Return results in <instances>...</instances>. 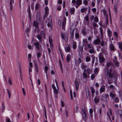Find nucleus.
Segmentation results:
<instances>
[{"instance_id": "63", "label": "nucleus", "mask_w": 122, "mask_h": 122, "mask_svg": "<svg viewBox=\"0 0 122 122\" xmlns=\"http://www.w3.org/2000/svg\"><path fill=\"white\" fill-rule=\"evenodd\" d=\"M28 48L30 49H33V48L30 45H28Z\"/></svg>"}, {"instance_id": "42", "label": "nucleus", "mask_w": 122, "mask_h": 122, "mask_svg": "<svg viewBox=\"0 0 122 122\" xmlns=\"http://www.w3.org/2000/svg\"><path fill=\"white\" fill-rule=\"evenodd\" d=\"M91 90L92 94H94V93L95 92V91L94 89H93V88L91 87Z\"/></svg>"}, {"instance_id": "6", "label": "nucleus", "mask_w": 122, "mask_h": 122, "mask_svg": "<svg viewBox=\"0 0 122 122\" xmlns=\"http://www.w3.org/2000/svg\"><path fill=\"white\" fill-rule=\"evenodd\" d=\"M45 36V34L43 31H41L40 34L38 35L37 37L39 40H41L42 38V37H44Z\"/></svg>"}, {"instance_id": "35", "label": "nucleus", "mask_w": 122, "mask_h": 122, "mask_svg": "<svg viewBox=\"0 0 122 122\" xmlns=\"http://www.w3.org/2000/svg\"><path fill=\"white\" fill-rule=\"evenodd\" d=\"M118 112L120 117H122V111L121 110H118Z\"/></svg>"}, {"instance_id": "46", "label": "nucleus", "mask_w": 122, "mask_h": 122, "mask_svg": "<svg viewBox=\"0 0 122 122\" xmlns=\"http://www.w3.org/2000/svg\"><path fill=\"white\" fill-rule=\"evenodd\" d=\"M40 5L39 4L36 3L35 6V9L37 10L39 8Z\"/></svg>"}, {"instance_id": "7", "label": "nucleus", "mask_w": 122, "mask_h": 122, "mask_svg": "<svg viewBox=\"0 0 122 122\" xmlns=\"http://www.w3.org/2000/svg\"><path fill=\"white\" fill-rule=\"evenodd\" d=\"M97 39L95 40L93 42L94 44L95 45H99L100 44V37L97 36Z\"/></svg>"}, {"instance_id": "53", "label": "nucleus", "mask_w": 122, "mask_h": 122, "mask_svg": "<svg viewBox=\"0 0 122 122\" xmlns=\"http://www.w3.org/2000/svg\"><path fill=\"white\" fill-rule=\"evenodd\" d=\"M95 78V76L94 74H92L91 76V79L92 80H93Z\"/></svg>"}, {"instance_id": "9", "label": "nucleus", "mask_w": 122, "mask_h": 122, "mask_svg": "<svg viewBox=\"0 0 122 122\" xmlns=\"http://www.w3.org/2000/svg\"><path fill=\"white\" fill-rule=\"evenodd\" d=\"M61 36L62 40H64L66 42L67 41V36H66L65 34L62 33L61 34Z\"/></svg>"}, {"instance_id": "59", "label": "nucleus", "mask_w": 122, "mask_h": 122, "mask_svg": "<svg viewBox=\"0 0 122 122\" xmlns=\"http://www.w3.org/2000/svg\"><path fill=\"white\" fill-rule=\"evenodd\" d=\"M10 85H12V82L11 80V79L10 78H9V80L8 81Z\"/></svg>"}, {"instance_id": "10", "label": "nucleus", "mask_w": 122, "mask_h": 122, "mask_svg": "<svg viewBox=\"0 0 122 122\" xmlns=\"http://www.w3.org/2000/svg\"><path fill=\"white\" fill-rule=\"evenodd\" d=\"M65 49L66 52H69L70 50V45H68L66 46H65L64 47Z\"/></svg>"}, {"instance_id": "39", "label": "nucleus", "mask_w": 122, "mask_h": 122, "mask_svg": "<svg viewBox=\"0 0 122 122\" xmlns=\"http://www.w3.org/2000/svg\"><path fill=\"white\" fill-rule=\"evenodd\" d=\"M79 52L80 51L81 52L83 51V48L81 46H80L79 47Z\"/></svg>"}, {"instance_id": "30", "label": "nucleus", "mask_w": 122, "mask_h": 122, "mask_svg": "<svg viewBox=\"0 0 122 122\" xmlns=\"http://www.w3.org/2000/svg\"><path fill=\"white\" fill-rule=\"evenodd\" d=\"M99 69L97 68H96L94 70V73L95 74L97 75L99 71Z\"/></svg>"}, {"instance_id": "16", "label": "nucleus", "mask_w": 122, "mask_h": 122, "mask_svg": "<svg viewBox=\"0 0 122 122\" xmlns=\"http://www.w3.org/2000/svg\"><path fill=\"white\" fill-rule=\"evenodd\" d=\"M82 119H83L84 121L86 122L87 119L88 118L86 114H82Z\"/></svg>"}, {"instance_id": "51", "label": "nucleus", "mask_w": 122, "mask_h": 122, "mask_svg": "<svg viewBox=\"0 0 122 122\" xmlns=\"http://www.w3.org/2000/svg\"><path fill=\"white\" fill-rule=\"evenodd\" d=\"M102 52H101L102 54L103 53H105L106 52V50L104 49H102L101 50Z\"/></svg>"}, {"instance_id": "45", "label": "nucleus", "mask_w": 122, "mask_h": 122, "mask_svg": "<svg viewBox=\"0 0 122 122\" xmlns=\"http://www.w3.org/2000/svg\"><path fill=\"white\" fill-rule=\"evenodd\" d=\"M86 10V8H83L81 10V11L82 13L84 12Z\"/></svg>"}, {"instance_id": "19", "label": "nucleus", "mask_w": 122, "mask_h": 122, "mask_svg": "<svg viewBox=\"0 0 122 122\" xmlns=\"http://www.w3.org/2000/svg\"><path fill=\"white\" fill-rule=\"evenodd\" d=\"M113 62L115 66L116 67H118L119 66V62L117 60H114Z\"/></svg>"}, {"instance_id": "41", "label": "nucleus", "mask_w": 122, "mask_h": 122, "mask_svg": "<svg viewBox=\"0 0 122 122\" xmlns=\"http://www.w3.org/2000/svg\"><path fill=\"white\" fill-rule=\"evenodd\" d=\"M91 60V58L87 56L86 58V61L87 62Z\"/></svg>"}, {"instance_id": "23", "label": "nucleus", "mask_w": 122, "mask_h": 122, "mask_svg": "<svg viewBox=\"0 0 122 122\" xmlns=\"http://www.w3.org/2000/svg\"><path fill=\"white\" fill-rule=\"evenodd\" d=\"M92 25L94 27L93 28L94 29H95L96 27H98V25L97 24L95 23L94 22H93L92 23Z\"/></svg>"}, {"instance_id": "33", "label": "nucleus", "mask_w": 122, "mask_h": 122, "mask_svg": "<svg viewBox=\"0 0 122 122\" xmlns=\"http://www.w3.org/2000/svg\"><path fill=\"white\" fill-rule=\"evenodd\" d=\"M119 2L118 0H116L115 1L114 3V6H117L118 4L119 3Z\"/></svg>"}, {"instance_id": "25", "label": "nucleus", "mask_w": 122, "mask_h": 122, "mask_svg": "<svg viewBox=\"0 0 122 122\" xmlns=\"http://www.w3.org/2000/svg\"><path fill=\"white\" fill-rule=\"evenodd\" d=\"M110 96L112 98V99L114 98L116 95L115 94H114L111 92H110Z\"/></svg>"}, {"instance_id": "37", "label": "nucleus", "mask_w": 122, "mask_h": 122, "mask_svg": "<svg viewBox=\"0 0 122 122\" xmlns=\"http://www.w3.org/2000/svg\"><path fill=\"white\" fill-rule=\"evenodd\" d=\"M119 102V100L117 97H116L114 99V102L115 103H118Z\"/></svg>"}, {"instance_id": "34", "label": "nucleus", "mask_w": 122, "mask_h": 122, "mask_svg": "<svg viewBox=\"0 0 122 122\" xmlns=\"http://www.w3.org/2000/svg\"><path fill=\"white\" fill-rule=\"evenodd\" d=\"M70 35L71 40L72 41L73 40L74 36L73 31L72 32L70 33Z\"/></svg>"}, {"instance_id": "56", "label": "nucleus", "mask_w": 122, "mask_h": 122, "mask_svg": "<svg viewBox=\"0 0 122 122\" xmlns=\"http://www.w3.org/2000/svg\"><path fill=\"white\" fill-rule=\"evenodd\" d=\"M119 48H120L121 50L122 51V42L120 44H119Z\"/></svg>"}, {"instance_id": "8", "label": "nucleus", "mask_w": 122, "mask_h": 122, "mask_svg": "<svg viewBox=\"0 0 122 122\" xmlns=\"http://www.w3.org/2000/svg\"><path fill=\"white\" fill-rule=\"evenodd\" d=\"M81 32L84 36H85L86 35L87 33L86 26H84L82 28Z\"/></svg>"}, {"instance_id": "12", "label": "nucleus", "mask_w": 122, "mask_h": 122, "mask_svg": "<svg viewBox=\"0 0 122 122\" xmlns=\"http://www.w3.org/2000/svg\"><path fill=\"white\" fill-rule=\"evenodd\" d=\"M88 41L87 39H84L83 40L82 42V46H86L87 45Z\"/></svg>"}, {"instance_id": "11", "label": "nucleus", "mask_w": 122, "mask_h": 122, "mask_svg": "<svg viewBox=\"0 0 122 122\" xmlns=\"http://www.w3.org/2000/svg\"><path fill=\"white\" fill-rule=\"evenodd\" d=\"M34 45L36 46V48L38 49H39L40 47L41 46V45H40L38 42L37 41H36V42L34 43Z\"/></svg>"}, {"instance_id": "4", "label": "nucleus", "mask_w": 122, "mask_h": 122, "mask_svg": "<svg viewBox=\"0 0 122 122\" xmlns=\"http://www.w3.org/2000/svg\"><path fill=\"white\" fill-rule=\"evenodd\" d=\"M99 61L101 63H102L105 61V59L103 57V54L101 52L98 55Z\"/></svg>"}, {"instance_id": "32", "label": "nucleus", "mask_w": 122, "mask_h": 122, "mask_svg": "<svg viewBox=\"0 0 122 122\" xmlns=\"http://www.w3.org/2000/svg\"><path fill=\"white\" fill-rule=\"evenodd\" d=\"M102 108L101 107L99 109V117L101 118L102 116Z\"/></svg>"}, {"instance_id": "50", "label": "nucleus", "mask_w": 122, "mask_h": 122, "mask_svg": "<svg viewBox=\"0 0 122 122\" xmlns=\"http://www.w3.org/2000/svg\"><path fill=\"white\" fill-rule=\"evenodd\" d=\"M81 68L82 69H84L86 67V66L82 63L81 65Z\"/></svg>"}, {"instance_id": "26", "label": "nucleus", "mask_w": 122, "mask_h": 122, "mask_svg": "<svg viewBox=\"0 0 122 122\" xmlns=\"http://www.w3.org/2000/svg\"><path fill=\"white\" fill-rule=\"evenodd\" d=\"M94 101L95 103H97L99 102V99L98 97H97L94 98Z\"/></svg>"}, {"instance_id": "58", "label": "nucleus", "mask_w": 122, "mask_h": 122, "mask_svg": "<svg viewBox=\"0 0 122 122\" xmlns=\"http://www.w3.org/2000/svg\"><path fill=\"white\" fill-rule=\"evenodd\" d=\"M84 18L86 21H88L89 17L88 16H86L84 17Z\"/></svg>"}, {"instance_id": "28", "label": "nucleus", "mask_w": 122, "mask_h": 122, "mask_svg": "<svg viewBox=\"0 0 122 122\" xmlns=\"http://www.w3.org/2000/svg\"><path fill=\"white\" fill-rule=\"evenodd\" d=\"M49 8L47 6H46L45 8V13L46 15H48L49 14Z\"/></svg>"}, {"instance_id": "52", "label": "nucleus", "mask_w": 122, "mask_h": 122, "mask_svg": "<svg viewBox=\"0 0 122 122\" xmlns=\"http://www.w3.org/2000/svg\"><path fill=\"white\" fill-rule=\"evenodd\" d=\"M2 112H3L5 110V107L4 104H3L2 105Z\"/></svg>"}, {"instance_id": "36", "label": "nucleus", "mask_w": 122, "mask_h": 122, "mask_svg": "<svg viewBox=\"0 0 122 122\" xmlns=\"http://www.w3.org/2000/svg\"><path fill=\"white\" fill-rule=\"evenodd\" d=\"M6 90L8 93L9 98L10 99L11 97V93L10 92L8 89H7Z\"/></svg>"}, {"instance_id": "40", "label": "nucleus", "mask_w": 122, "mask_h": 122, "mask_svg": "<svg viewBox=\"0 0 122 122\" xmlns=\"http://www.w3.org/2000/svg\"><path fill=\"white\" fill-rule=\"evenodd\" d=\"M105 90V88L103 87H101L100 89V91L101 92H102Z\"/></svg>"}, {"instance_id": "61", "label": "nucleus", "mask_w": 122, "mask_h": 122, "mask_svg": "<svg viewBox=\"0 0 122 122\" xmlns=\"http://www.w3.org/2000/svg\"><path fill=\"white\" fill-rule=\"evenodd\" d=\"M36 18L37 19H38L39 21H40L41 20V16H37Z\"/></svg>"}, {"instance_id": "31", "label": "nucleus", "mask_w": 122, "mask_h": 122, "mask_svg": "<svg viewBox=\"0 0 122 122\" xmlns=\"http://www.w3.org/2000/svg\"><path fill=\"white\" fill-rule=\"evenodd\" d=\"M76 42L74 41L73 43V48L75 50L76 49Z\"/></svg>"}, {"instance_id": "5", "label": "nucleus", "mask_w": 122, "mask_h": 122, "mask_svg": "<svg viewBox=\"0 0 122 122\" xmlns=\"http://www.w3.org/2000/svg\"><path fill=\"white\" fill-rule=\"evenodd\" d=\"M112 72V70L110 69L109 72L108 70H107L106 72H105V76H108L109 77L112 78L113 77L111 73V72Z\"/></svg>"}, {"instance_id": "20", "label": "nucleus", "mask_w": 122, "mask_h": 122, "mask_svg": "<svg viewBox=\"0 0 122 122\" xmlns=\"http://www.w3.org/2000/svg\"><path fill=\"white\" fill-rule=\"evenodd\" d=\"M71 59V56L70 54H68L67 55V56L66 57V61L67 62H69L70 60Z\"/></svg>"}, {"instance_id": "3", "label": "nucleus", "mask_w": 122, "mask_h": 122, "mask_svg": "<svg viewBox=\"0 0 122 122\" xmlns=\"http://www.w3.org/2000/svg\"><path fill=\"white\" fill-rule=\"evenodd\" d=\"M101 100L105 102H107L109 101V95L108 94H105L104 97H102L101 98Z\"/></svg>"}, {"instance_id": "44", "label": "nucleus", "mask_w": 122, "mask_h": 122, "mask_svg": "<svg viewBox=\"0 0 122 122\" xmlns=\"http://www.w3.org/2000/svg\"><path fill=\"white\" fill-rule=\"evenodd\" d=\"M82 76L84 78H86L87 75L85 72H83L82 74Z\"/></svg>"}, {"instance_id": "24", "label": "nucleus", "mask_w": 122, "mask_h": 122, "mask_svg": "<svg viewBox=\"0 0 122 122\" xmlns=\"http://www.w3.org/2000/svg\"><path fill=\"white\" fill-rule=\"evenodd\" d=\"M49 41L50 44L51 46L53 45V44L52 43V40L50 36L49 37Z\"/></svg>"}, {"instance_id": "18", "label": "nucleus", "mask_w": 122, "mask_h": 122, "mask_svg": "<svg viewBox=\"0 0 122 122\" xmlns=\"http://www.w3.org/2000/svg\"><path fill=\"white\" fill-rule=\"evenodd\" d=\"M75 84L76 86V89L77 90L79 88V83L77 81H75Z\"/></svg>"}, {"instance_id": "15", "label": "nucleus", "mask_w": 122, "mask_h": 122, "mask_svg": "<svg viewBox=\"0 0 122 122\" xmlns=\"http://www.w3.org/2000/svg\"><path fill=\"white\" fill-rule=\"evenodd\" d=\"M14 0H10V10H12L13 8V5L12 4H14Z\"/></svg>"}, {"instance_id": "54", "label": "nucleus", "mask_w": 122, "mask_h": 122, "mask_svg": "<svg viewBox=\"0 0 122 122\" xmlns=\"http://www.w3.org/2000/svg\"><path fill=\"white\" fill-rule=\"evenodd\" d=\"M91 71V70L90 69H88L86 70V72L87 73L88 75H89L90 74V72Z\"/></svg>"}, {"instance_id": "17", "label": "nucleus", "mask_w": 122, "mask_h": 122, "mask_svg": "<svg viewBox=\"0 0 122 122\" xmlns=\"http://www.w3.org/2000/svg\"><path fill=\"white\" fill-rule=\"evenodd\" d=\"M66 18L64 16L63 18V21L62 24V28H63V27H64L65 26L66 23Z\"/></svg>"}, {"instance_id": "64", "label": "nucleus", "mask_w": 122, "mask_h": 122, "mask_svg": "<svg viewBox=\"0 0 122 122\" xmlns=\"http://www.w3.org/2000/svg\"><path fill=\"white\" fill-rule=\"evenodd\" d=\"M6 122H11L10 119L8 117L6 119Z\"/></svg>"}, {"instance_id": "21", "label": "nucleus", "mask_w": 122, "mask_h": 122, "mask_svg": "<svg viewBox=\"0 0 122 122\" xmlns=\"http://www.w3.org/2000/svg\"><path fill=\"white\" fill-rule=\"evenodd\" d=\"M33 25L37 28L38 25V23L37 21L35 20L34 21Z\"/></svg>"}, {"instance_id": "60", "label": "nucleus", "mask_w": 122, "mask_h": 122, "mask_svg": "<svg viewBox=\"0 0 122 122\" xmlns=\"http://www.w3.org/2000/svg\"><path fill=\"white\" fill-rule=\"evenodd\" d=\"M79 110L78 108L77 107H76L75 108V112H77Z\"/></svg>"}, {"instance_id": "55", "label": "nucleus", "mask_w": 122, "mask_h": 122, "mask_svg": "<svg viewBox=\"0 0 122 122\" xmlns=\"http://www.w3.org/2000/svg\"><path fill=\"white\" fill-rule=\"evenodd\" d=\"M45 72L46 73L47 72V71L48 70V67L47 66H45Z\"/></svg>"}, {"instance_id": "14", "label": "nucleus", "mask_w": 122, "mask_h": 122, "mask_svg": "<svg viewBox=\"0 0 122 122\" xmlns=\"http://www.w3.org/2000/svg\"><path fill=\"white\" fill-rule=\"evenodd\" d=\"M34 62L35 64L36 72V73H37L38 72V66L36 63V60H35L34 61Z\"/></svg>"}, {"instance_id": "49", "label": "nucleus", "mask_w": 122, "mask_h": 122, "mask_svg": "<svg viewBox=\"0 0 122 122\" xmlns=\"http://www.w3.org/2000/svg\"><path fill=\"white\" fill-rule=\"evenodd\" d=\"M94 21L96 22H97L98 21V18L96 16L94 18Z\"/></svg>"}, {"instance_id": "43", "label": "nucleus", "mask_w": 122, "mask_h": 122, "mask_svg": "<svg viewBox=\"0 0 122 122\" xmlns=\"http://www.w3.org/2000/svg\"><path fill=\"white\" fill-rule=\"evenodd\" d=\"M107 32L108 34V36L109 37H111L112 36L111 34L112 33V32L109 30H107Z\"/></svg>"}, {"instance_id": "1", "label": "nucleus", "mask_w": 122, "mask_h": 122, "mask_svg": "<svg viewBox=\"0 0 122 122\" xmlns=\"http://www.w3.org/2000/svg\"><path fill=\"white\" fill-rule=\"evenodd\" d=\"M72 2L73 4H76L75 7L77 9L82 4L81 0H72Z\"/></svg>"}, {"instance_id": "29", "label": "nucleus", "mask_w": 122, "mask_h": 122, "mask_svg": "<svg viewBox=\"0 0 122 122\" xmlns=\"http://www.w3.org/2000/svg\"><path fill=\"white\" fill-rule=\"evenodd\" d=\"M75 11V9L74 8L72 7L70 9V11L71 14H74V12Z\"/></svg>"}, {"instance_id": "22", "label": "nucleus", "mask_w": 122, "mask_h": 122, "mask_svg": "<svg viewBox=\"0 0 122 122\" xmlns=\"http://www.w3.org/2000/svg\"><path fill=\"white\" fill-rule=\"evenodd\" d=\"M89 112L90 114V117L92 119L93 117V115L92 114L93 113V110L92 109H90Z\"/></svg>"}, {"instance_id": "2", "label": "nucleus", "mask_w": 122, "mask_h": 122, "mask_svg": "<svg viewBox=\"0 0 122 122\" xmlns=\"http://www.w3.org/2000/svg\"><path fill=\"white\" fill-rule=\"evenodd\" d=\"M46 23H47V26L50 28L51 29L52 28V22L51 17V16H50L49 18V19L47 20L46 21Z\"/></svg>"}, {"instance_id": "48", "label": "nucleus", "mask_w": 122, "mask_h": 122, "mask_svg": "<svg viewBox=\"0 0 122 122\" xmlns=\"http://www.w3.org/2000/svg\"><path fill=\"white\" fill-rule=\"evenodd\" d=\"M92 48H93L92 49H90L89 50V52L90 53H93L94 52V49L93 48V47H92Z\"/></svg>"}, {"instance_id": "62", "label": "nucleus", "mask_w": 122, "mask_h": 122, "mask_svg": "<svg viewBox=\"0 0 122 122\" xmlns=\"http://www.w3.org/2000/svg\"><path fill=\"white\" fill-rule=\"evenodd\" d=\"M61 5H58L57 7V10H58L60 11L61 10Z\"/></svg>"}, {"instance_id": "13", "label": "nucleus", "mask_w": 122, "mask_h": 122, "mask_svg": "<svg viewBox=\"0 0 122 122\" xmlns=\"http://www.w3.org/2000/svg\"><path fill=\"white\" fill-rule=\"evenodd\" d=\"M110 50L112 51H114L115 50V48L113 44L112 43H111L110 44Z\"/></svg>"}, {"instance_id": "47", "label": "nucleus", "mask_w": 122, "mask_h": 122, "mask_svg": "<svg viewBox=\"0 0 122 122\" xmlns=\"http://www.w3.org/2000/svg\"><path fill=\"white\" fill-rule=\"evenodd\" d=\"M83 3L84 5H86L88 4V2L86 0H84L83 1Z\"/></svg>"}, {"instance_id": "38", "label": "nucleus", "mask_w": 122, "mask_h": 122, "mask_svg": "<svg viewBox=\"0 0 122 122\" xmlns=\"http://www.w3.org/2000/svg\"><path fill=\"white\" fill-rule=\"evenodd\" d=\"M101 45L102 46H103L104 45H106V43L103 41H102L100 43Z\"/></svg>"}, {"instance_id": "27", "label": "nucleus", "mask_w": 122, "mask_h": 122, "mask_svg": "<svg viewBox=\"0 0 122 122\" xmlns=\"http://www.w3.org/2000/svg\"><path fill=\"white\" fill-rule=\"evenodd\" d=\"M108 88L109 90H114L115 89V87L112 85H110L108 87Z\"/></svg>"}, {"instance_id": "57", "label": "nucleus", "mask_w": 122, "mask_h": 122, "mask_svg": "<svg viewBox=\"0 0 122 122\" xmlns=\"http://www.w3.org/2000/svg\"><path fill=\"white\" fill-rule=\"evenodd\" d=\"M117 6H114V9L115 12H116L117 10Z\"/></svg>"}]
</instances>
